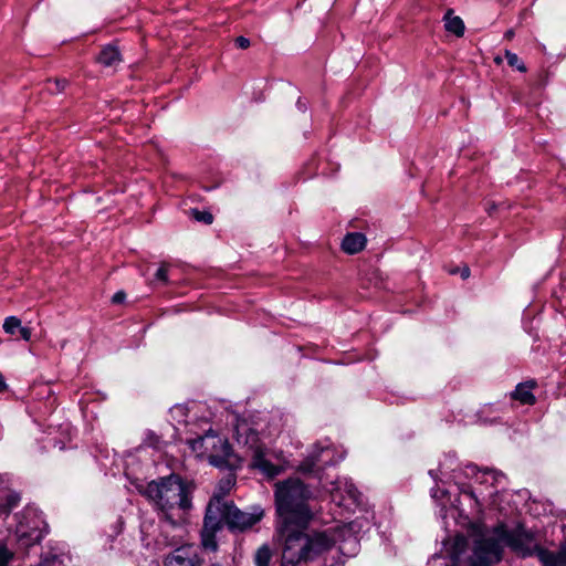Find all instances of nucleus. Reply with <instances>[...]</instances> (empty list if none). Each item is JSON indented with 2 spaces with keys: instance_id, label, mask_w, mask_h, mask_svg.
I'll use <instances>...</instances> for the list:
<instances>
[{
  "instance_id": "nucleus-13",
  "label": "nucleus",
  "mask_w": 566,
  "mask_h": 566,
  "mask_svg": "<svg viewBox=\"0 0 566 566\" xmlns=\"http://www.w3.org/2000/svg\"><path fill=\"white\" fill-rule=\"evenodd\" d=\"M165 566H201V560L195 546L182 545L166 557Z\"/></svg>"
},
{
  "instance_id": "nucleus-18",
  "label": "nucleus",
  "mask_w": 566,
  "mask_h": 566,
  "mask_svg": "<svg viewBox=\"0 0 566 566\" xmlns=\"http://www.w3.org/2000/svg\"><path fill=\"white\" fill-rule=\"evenodd\" d=\"M272 559V551L268 545H262L258 548L254 555V563L256 566H270Z\"/></svg>"
},
{
  "instance_id": "nucleus-17",
  "label": "nucleus",
  "mask_w": 566,
  "mask_h": 566,
  "mask_svg": "<svg viewBox=\"0 0 566 566\" xmlns=\"http://www.w3.org/2000/svg\"><path fill=\"white\" fill-rule=\"evenodd\" d=\"M446 29L448 32L462 36L464 33V23L460 17L452 15V11L449 10L444 15Z\"/></svg>"
},
{
  "instance_id": "nucleus-2",
  "label": "nucleus",
  "mask_w": 566,
  "mask_h": 566,
  "mask_svg": "<svg viewBox=\"0 0 566 566\" xmlns=\"http://www.w3.org/2000/svg\"><path fill=\"white\" fill-rule=\"evenodd\" d=\"M439 472L447 479H452L458 485L459 497L451 500L448 491L441 489L432 490V497L440 502L441 510H447V504L455 509L460 516L469 518V516H478L483 512L485 506H496L499 486L504 475L493 470H479L474 464H468L465 468L449 475L443 465Z\"/></svg>"
},
{
  "instance_id": "nucleus-27",
  "label": "nucleus",
  "mask_w": 566,
  "mask_h": 566,
  "mask_svg": "<svg viewBox=\"0 0 566 566\" xmlns=\"http://www.w3.org/2000/svg\"><path fill=\"white\" fill-rule=\"evenodd\" d=\"M12 557L13 554L4 545L0 544V566H8Z\"/></svg>"
},
{
  "instance_id": "nucleus-30",
  "label": "nucleus",
  "mask_w": 566,
  "mask_h": 566,
  "mask_svg": "<svg viewBox=\"0 0 566 566\" xmlns=\"http://www.w3.org/2000/svg\"><path fill=\"white\" fill-rule=\"evenodd\" d=\"M125 296H126V295H125V293H124V292H122V291H119V292H117V293H115V294L113 295L112 301H113L114 303H120V302H123V301L125 300Z\"/></svg>"
},
{
  "instance_id": "nucleus-3",
  "label": "nucleus",
  "mask_w": 566,
  "mask_h": 566,
  "mask_svg": "<svg viewBox=\"0 0 566 566\" xmlns=\"http://www.w3.org/2000/svg\"><path fill=\"white\" fill-rule=\"evenodd\" d=\"M468 535L485 549L497 546L500 560L504 547L507 546L523 557L537 556L543 566H566V545L557 554L548 552L541 547L539 541L533 533L523 527L510 531L504 524L486 528L481 523H474L470 526Z\"/></svg>"
},
{
  "instance_id": "nucleus-26",
  "label": "nucleus",
  "mask_w": 566,
  "mask_h": 566,
  "mask_svg": "<svg viewBox=\"0 0 566 566\" xmlns=\"http://www.w3.org/2000/svg\"><path fill=\"white\" fill-rule=\"evenodd\" d=\"M155 280L166 284L168 282V265L163 263L155 273Z\"/></svg>"
},
{
  "instance_id": "nucleus-29",
  "label": "nucleus",
  "mask_w": 566,
  "mask_h": 566,
  "mask_svg": "<svg viewBox=\"0 0 566 566\" xmlns=\"http://www.w3.org/2000/svg\"><path fill=\"white\" fill-rule=\"evenodd\" d=\"M18 332H19V334H20L22 339L30 340V338H31V329L29 327L21 326Z\"/></svg>"
},
{
  "instance_id": "nucleus-12",
  "label": "nucleus",
  "mask_w": 566,
  "mask_h": 566,
  "mask_svg": "<svg viewBox=\"0 0 566 566\" xmlns=\"http://www.w3.org/2000/svg\"><path fill=\"white\" fill-rule=\"evenodd\" d=\"M222 527V515L219 506L208 504L201 531V544L206 549L216 551V533Z\"/></svg>"
},
{
  "instance_id": "nucleus-20",
  "label": "nucleus",
  "mask_w": 566,
  "mask_h": 566,
  "mask_svg": "<svg viewBox=\"0 0 566 566\" xmlns=\"http://www.w3.org/2000/svg\"><path fill=\"white\" fill-rule=\"evenodd\" d=\"M62 558L59 554L49 552L42 555L38 566H61Z\"/></svg>"
},
{
  "instance_id": "nucleus-38",
  "label": "nucleus",
  "mask_w": 566,
  "mask_h": 566,
  "mask_svg": "<svg viewBox=\"0 0 566 566\" xmlns=\"http://www.w3.org/2000/svg\"><path fill=\"white\" fill-rule=\"evenodd\" d=\"M297 106H298V108H302L304 105L302 104V102H301V101H298V102H297Z\"/></svg>"
},
{
  "instance_id": "nucleus-36",
  "label": "nucleus",
  "mask_w": 566,
  "mask_h": 566,
  "mask_svg": "<svg viewBox=\"0 0 566 566\" xmlns=\"http://www.w3.org/2000/svg\"><path fill=\"white\" fill-rule=\"evenodd\" d=\"M174 411L184 412V407L178 406L174 409Z\"/></svg>"
},
{
  "instance_id": "nucleus-28",
  "label": "nucleus",
  "mask_w": 566,
  "mask_h": 566,
  "mask_svg": "<svg viewBox=\"0 0 566 566\" xmlns=\"http://www.w3.org/2000/svg\"><path fill=\"white\" fill-rule=\"evenodd\" d=\"M235 45L242 50L248 49L250 46V40L244 36H239L235 39Z\"/></svg>"
},
{
  "instance_id": "nucleus-16",
  "label": "nucleus",
  "mask_w": 566,
  "mask_h": 566,
  "mask_svg": "<svg viewBox=\"0 0 566 566\" xmlns=\"http://www.w3.org/2000/svg\"><path fill=\"white\" fill-rule=\"evenodd\" d=\"M98 62L105 66H115L120 62V54L115 46H106L99 53Z\"/></svg>"
},
{
  "instance_id": "nucleus-22",
  "label": "nucleus",
  "mask_w": 566,
  "mask_h": 566,
  "mask_svg": "<svg viewBox=\"0 0 566 566\" xmlns=\"http://www.w3.org/2000/svg\"><path fill=\"white\" fill-rule=\"evenodd\" d=\"M67 85V81L65 78H55L53 81H49L46 84V90L51 94H59L64 91Z\"/></svg>"
},
{
  "instance_id": "nucleus-6",
  "label": "nucleus",
  "mask_w": 566,
  "mask_h": 566,
  "mask_svg": "<svg viewBox=\"0 0 566 566\" xmlns=\"http://www.w3.org/2000/svg\"><path fill=\"white\" fill-rule=\"evenodd\" d=\"M188 444L196 457L207 459L213 467L233 470L241 463V459L231 451L229 442L212 430L189 440Z\"/></svg>"
},
{
  "instance_id": "nucleus-9",
  "label": "nucleus",
  "mask_w": 566,
  "mask_h": 566,
  "mask_svg": "<svg viewBox=\"0 0 566 566\" xmlns=\"http://www.w3.org/2000/svg\"><path fill=\"white\" fill-rule=\"evenodd\" d=\"M209 504L219 506L222 515V525H228L231 530L244 531L256 524L263 516L261 509H254L253 512H243L235 507L231 502L213 496Z\"/></svg>"
},
{
  "instance_id": "nucleus-15",
  "label": "nucleus",
  "mask_w": 566,
  "mask_h": 566,
  "mask_svg": "<svg viewBox=\"0 0 566 566\" xmlns=\"http://www.w3.org/2000/svg\"><path fill=\"white\" fill-rule=\"evenodd\" d=\"M534 387L535 381L518 384L515 390L511 394V397L523 405H534L536 401L535 396L532 394V389Z\"/></svg>"
},
{
  "instance_id": "nucleus-35",
  "label": "nucleus",
  "mask_w": 566,
  "mask_h": 566,
  "mask_svg": "<svg viewBox=\"0 0 566 566\" xmlns=\"http://www.w3.org/2000/svg\"><path fill=\"white\" fill-rule=\"evenodd\" d=\"M513 35H514V32H513L512 30H509V31H506V33H505V38H507V39H512V38H513Z\"/></svg>"
},
{
  "instance_id": "nucleus-31",
  "label": "nucleus",
  "mask_w": 566,
  "mask_h": 566,
  "mask_svg": "<svg viewBox=\"0 0 566 566\" xmlns=\"http://www.w3.org/2000/svg\"><path fill=\"white\" fill-rule=\"evenodd\" d=\"M7 389V384L3 377L0 375V392H3Z\"/></svg>"
},
{
  "instance_id": "nucleus-19",
  "label": "nucleus",
  "mask_w": 566,
  "mask_h": 566,
  "mask_svg": "<svg viewBox=\"0 0 566 566\" xmlns=\"http://www.w3.org/2000/svg\"><path fill=\"white\" fill-rule=\"evenodd\" d=\"M4 500L6 501L3 503L0 502L1 514H8L10 510L19 503L20 495L15 492H9L6 494ZM0 501H3V497H0Z\"/></svg>"
},
{
  "instance_id": "nucleus-11",
  "label": "nucleus",
  "mask_w": 566,
  "mask_h": 566,
  "mask_svg": "<svg viewBox=\"0 0 566 566\" xmlns=\"http://www.w3.org/2000/svg\"><path fill=\"white\" fill-rule=\"evenodd\" d=\"M332 502L346 511H354L360 504V493L347 478H339L325 485Z\"/></svg>"
},
{
  "instance_id": "nucleus-23",
  "label": "nucleus",
  "mask_w": 566,
  "mask_h": 566,
  "mask_svg": "<svg viewBox=\"0 0 566 566\" xmlns=\"http://www.w3.org/2000/svg\"><path fill=\"white\" fill-rule=\"evenodd\" d=\"M505 57H506L507 64L510 66L516 67L520 72H525L526 71V66L520 60L517 54H515V53H513L511 51H505Z\"/></svg>"
},
{
  "instance_id": "nucleus-25",
  "label": "nucleus",
  "mask_w": 566,
  "mask_h": 566,
  "mask_svg": "<svg viewBox=\"0 0 566 566\" xmlns=\"http://www.w3.org/2000/svg\"><path fill=\"white\" fill-rule=\"evenodd\" d=\"M191 216L199 222H203L206 224H210L213 221V217L208 211H200L197 209L191 210Z\"/></svg>"
},
{
  "instance_id": "nucleus-14",
  "label": "nucleus",
  "mask_w": 566,
  "mask_h": 566,
  "mask_svg": "<svg viewBox=\"0 0 566 566\" xmlns=\"http://www.w3.org/2000/svg\"><path fill=\"white\" fill-rule=\"evenodd\" d=\"M366 245V237L359 232H352L345 235L342 249L348 254L360 252Z\"/></svg>"
},
{
  "instance_id": "nucleus-21",
  "label": "nucleus",
  "mask_w": 566,
  "mask_h": 566,
  "mask_svg": "<svg viewBox=\"0 0 566 566\" xmlns=\"http://www.w3.org/2000/svg\"><path fill=\"white\" fill-rule=\"evenodd\" d=\"M21 326V319L17 316H9L4 319L3 323L4 332L10 335H14Z\"/></svg>"
},
{
  "instance_id": "nucleus-33",
  "label": "nucleus",
  "mask_w": 566,
  "mask_h": 566,
  "mask_svg": "<svg viewBox=\"0 0 566 566\" xmlns=\"http://www.w3.org/2000/svg\"><path fill=\"white\" fill-rule=\"evenodd\" d=\"M176 537H177V536L175 535V536H172V538H171V539H165V542H164V543H165L166 545H175V544H177V543H178V541L176 539Z\"/></svg>"
},
{
  "instance_id": "nucleus-32",
  "label": "nucleus",
  "mask_w": 566,
  "mask_h": 566,
  "mask_svg": "<svg viewBox=\"0 0 566 566\" xmlns=\"http://www.w3.org/2000/svg\"><path fill=\"white\" fill-rule=\"evenodd\" d=\"M469 275H470V269L469 268L462 269V271H461L462 279H467V277H469Z\"/></svg>"
},
{
  "instance_id": "nucleus-24",
  "label": "nucleus",
  "mask_w": 566,
  "mask_h": 566,
  "mask_svg": "<svg viewBox=\"0 0 566 566\" xmlns=\"http://www.w3.org/2000/svg\"><path fill=\"white\" fill-rule=\"evenodd\" d=\"M233 485H234V478L230 475L219 483V488H218L219 492L217 494H214L213 496L218 495L220 499H222V495L227 494Z\"/></svg>"
},
{
  "instance_id": "nucleus-10",
  "label": "nucleus",
  "mask_w": 566,
  "mask_h": 566,
  "mask_svg": "<svg viewBox=\"0 0 566 566\" xmlns=\"http://www.w3.org/2000/svg\"><path fill=\"white\" fill-rule=\"evenodd\" d=\"M335 454V449L327 441L318 442L314 444L313 450L298 469L303 473L318 474L325 467L336 464L344 459V453H339L337 458Z\"/></svg>"
},
{
  "instance_id": "nucleus-34",
  "label": "nucleus",
  "mask_w": 566,
  "mask_h": 566,
  "mask_svg": "<svg viewBox=\"0 0 566 566\" xmlns=\"http://www.w3.org/2000/svg\"><path fill=\"white\" fill-rule=\"evenodd\" d=\"M150 439H154V441H150L149 442V446H153V447H157V442H158V437H156L155 434H150Z\"/></svg>"
},
{
  "instance_id": "nucleus-8",
  "label": "nucleus",
  "mask_w": 566,
  "mask_h": 566,
  "mask_svg": "<svg viewBox=\"0 0 566 566\" xmlns=\"http://www.w3.org/2000/svg\"><path fill=\"white\" fill-rule=\"evenodd\" d=\"M15 535L23 545H33L42 539L46 524L41 512L34 506H25L17 514Z\"/></svg>"
},
{
  "instance_id": "nucleus-5",
  "label": "nucleus",
  "mask_w": 566,
  "mask_h": 566,
  "mask_svg": "<svg viewBox=\"0 0 566 566\" xmlns=\"http://www.w3.org/2000/svg\"><path fill=\"white\" fill-rule=\"evenodd\" d=\"M452 566H491L500 562L497 546L485 549L469 535H457L447 547Z\"/></svg>"
},
{
  "instance_id": "nucleus-7",
  "label": "nucleus",
  "mask_w": 566,
  "mask_h": 566,
  "mask_svg": "<svg viewBox=\"0 0 566 566\" xmlns=\"http://www.w3.org/2000/svg\"><path fill=\"white\" fill-rule=\"evenodd\" d=\"M237 442L247 448L251 453V465L262 474L272 479L284 470V464L271 461V453L260 443L259 433L245 420H239L235 424Z\"/></svg>"
},
{
  "instance_id": "nucleus-4",
  "label": "nucleus",
  "mask_w": 566,
  "mask_h": 566,
  "mask_svg": "<svg viewBox=\"0 0 566 566\" xmlns=\"http://www.w3.org/2000/svg\"><path fill=\"white\" fill-rule=\"evenodd\" d=\"M195 485L177 474L154 480L140 491L156 507L164 526L179 528L192 509Z\"/></svg>"
},
{
  "instance_id": "nucleus-1",
  "label": "nucleus",
  "mask_w": 566,
  "mask_h": 566,
  "mask_svg": "<svg viewBox=\"0 0 566 566\" xmlns=\"http://www.w3.org/2000/svg\"><path fill=\"white\" fill-rule=\"evenodd\" d=\"M310 491L298 479H287L275 485L277 521L274 539L281 548V566H298L310 563L339 543L344 554H354L358 546V534L367 525L366 520L356 518L328 530H310L313 517L308 506Z\"/></svg>"
},
{
  "instance_id": "nucleus-39",
  "label": "nucleus",
  "mask_w": 566,
  "mask_h": 566,
  "mask_svg": "<svg viewBox=\"0 0 566 566\" xmlns=\"http://www.w3.org/2000/svg\"><path fill=\"white\" fill-rule=\"evenodd\" d=\"M211 566H222V565H221V564H219V563H214V564H212Z\"/></svg>"
},
{
  "instance_id": "nucleus-37",
  "label": "nucleus",
  "mask_w": 566,
  "mask_h": 566,
  "mask_svg": "<svg viewBox=\"0 0 566 566\" xmlns=\"http://www.w3.org/2000/svg\"><path fill=\"white\" fill-rule=\"evenodd\" d=\"M430 475L436 480L437 479V474H434V472L432 470L429 471Z\"/></svg>"
}]
</instances>
